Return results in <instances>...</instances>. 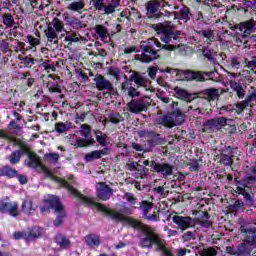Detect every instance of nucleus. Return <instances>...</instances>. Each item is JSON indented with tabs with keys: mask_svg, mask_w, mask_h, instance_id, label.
I'll list each match as a JSON object with an SVG mask.
<instances>
[{
	"mask_svg": "<svg viewBox=\"0 0 256 256\" xmlns=\"http://www.w3.org/2000/svg\"><path fill=\"white\" fill-rule=\"evenodd\" d=\"M53 181L58 183L64 189H67L68 193L79 199V201L83 203L84 207L92 210L97 209L99 213H104V215L111 217V219L117 223H127V225L132 227V229L142 231L144 237L140 239L139 246L141 249H153V245H155L159 234H157L151 226L145 225L143 222L135 218L127 217L117 211H113L111 208L105 206V204L96 202L93 198L85 196L64 178L54 176Z\"/></svg>",
	"mask_w": 256,
	"mask_h": 256,
	"instance_id": "nucleus-1",
	"label": "nucleus"
},
{
	"mask_svg": "<svg viewBox=\"0 0 256 256\" xmlns=\"http://www.w3.org/2000/svg\"><path fill=\"white\" fill-rule=\"evenodd\" d=\"M154 31L160 37V41L165 44H161L155 37L148 39L147 42H141L140 48L143 51L140 57L141 63H151V61L161 59V55H159L161 49H164V51H175L177 49V46L169 43H171L172 39L173 41H177L181 35V31L175 30L171 22L167 24H155Z\"/></svg>",
	"mask_w": 256,
	"mask_h": 256,
	"instance_id": "nucleus-2",
	"label": "nucleus"
},
{
	"mask_svg": "<svg viewBox=\"0 0 256 256\" xmlns=\"http://www.w3.org/2000/svg\"><path fill=\"white\" fill-rule=\"evenodd\" d=\"M192 215L195 217L174 215L172 221L181 231H187V229H191L195 225H199L204 229H209L213 225V221L210 220L211 215L207 211L194 210Z\"/></svg>",
	"mask_w": 256,
	"mask_h": 256,
	"instance_id": "nucleus-3",
	"label": "nucleus"
},
{
	"mask_svg": "<svg viewBox=\"0 0 256 256\" xmlns=\"http://www.w3.org/2000/svg\"><path fill=\"white\" fill-rule=\"evenodd\" d=\"M124 79L126 80L121 83V91L131 99L141 97L140 87H143L145 91H149V78L143 76L140 72L135 71L129 77L124 75Z\"/></svg>",
	"mask_w": 256,
	"mask_h": 256,
	"instance_id": "nucleus-4",
	"label": "nucleus"
},
{
	"mask_svg": "<svg viewBox=\"0 0 256 256\" xmlns=\"http://www.w3.org/2000/svg\"><path fill=\"white\" fill-rule=\"evenodd\" d=\"M43 204L44 205L40 207V213H51L52 209L56 215V219L53 220L54 227H62L67 218V211L63 203H61V198L57 195L50 194L43 199Z\"/></svg>",
	"mask_w": 256,
	"mask_h": 256,
	"instance_id": "nucleus-5",
	"label": "nucleus"
},
{
	"mask_svg": "<svg viewBox=\"0 0 256 256\" xmlns=\"http://www.w3.org/2000/svg\"><path fill=\"white\" fill-rule=\"evenodd\" d=\"M234 181L236 183L234 192H236L237 195H242V197H244L246 207H255V200H253L255 194L251 191V186L249 185H254V183H256V177L246 176L242 180H239V178L236 177L234 178Z\"/></svg>",
	"mask_w": 256,
	"mask_h": 256,
	"instance_id": "nucleus-6",
	"label": "nucleus"
},
{
	"mask_svg": "<svg viewBox=\"0 0 256 256\" xmlns=\"http://www.w3.org/2000/svg\"><path fill=\"white\" fill-rule=\"evenodd\" d=\"M240 232L245 234L244 240L238 244L236 253L238 256H249L253 253L255 247V230L240 227Z\"/></svg>",
	"mask_w": 256,
	"mask_h": 256,
	"instance_id": "nucleus-7",
	"label": "nucleus"
},
{
	"mask_svg": "<svg viewBox=\"0 0 256 256\" xmlns=\"http://www.w3.org/2000/svg\"><path fill=\"white\" fill-rule=\"evenodd\" d=\"M238 80H230V87L238 99H244L245 97V88L247 85H251L255 79L251 76L238 75Z\"/></svg>",
	"mask_w": 256,
	"mask_h": 256,
	"instance_id": "nucleus-8",
	"label": "nucleus"
},
{
	"mask_svg": "<svg viewBox=\"0 0 256 256\" xmlns=\"http://www.w3.org/2000/svg\"><path fill=\"white\" fill-rule=\"evenodd\" d=\"M153 207V202H149V200H142L141 202H139V210L141 211L142 219H144V221H150L152 223H157L161 221L159 210L154 211L152 214H149L153 210Z\"/></svg>",
	"mask_w": 256,
	"mask_h": 256,
	"instance_id": "nucleus-9",
	"label": "nucleus"
},
{
	"mask_svg": "<svg viewBox=\"0 0 256 256\" xmlns=\"http://www.w3.org/2000/svg\"><path fill=\"white\" fill-rule=\"evenodd\" d=\"M150 166L152 173L161 175L163 179L171 177L173 175V171L175 170V166L168 162H155V160H152Z\"/></svg>",
	"mask_w": 256,
	"mask_h": 256,
	"instance_id": "nucleus-10",
	"label": "nucleus"
},
{
	"mask_svg": "<svg viewBox=\"0 0 256 256\" xmlns=\"http://www.w3.org/2000/svg\"><path fill=\"white\" fill-rule=\"evenodd\" d=\"M15 145L19 147L18 150L13 151L8 157L9 163L11 165H17L21 163V157L29 153V144L22 140H16Z\"/></svg>",
	"mask_w": 256,
	"mask_h": 256,
	"instance_id": "nucleus-11",
	"label": "nucleus"
},
{
	"mask_svg": "<svg viewBox=\"0 0 256 256\" xmlns=\"http://www.w3.org/2000/svg\"><path fill=\"white\" fill-rule=\"evenodd\" d=\"M227 125V118L223 116L215 117L209 120H206L202 125V131L203 133H213L216 129V131H219V129H223Z\"/></svg>",
	"mask_w": 256,
	"mask_h": 256,
	"instance_id": "nucleus-12",
	"label": "nucleus"
},
{
	"mask_svg": "<svg viewBox=\"0 0 256 256\" xmlns=\"http://www.w3.org/2000/svg\"><path fill=\"white\" fill-rule=\"evenodd\" d=\"M0 177H7V179H18L20 185H27L29 179L23 174H19L17 169L4 165L0 168Z\"/></svg>",
	"mask_w": 256,
	"mask_h": 256,
	"instance_id": "nucleus-13",
	"label": "nucleus"
},
{
	"mask_svg": "<svg viewBox=\"0 0 256 256\" xmlns=\"http://www.w3.org/2000/svg\"><path fill=\"white\" fill-rule=\"evenodd\" d=\"M29 161L27 163V167H33L34 169H37V167H41L42 171L46 173L47 177H50V179H53V173H51L47 167L43 166V162L41 161V157L37 155V153L31 151V146L28 144V153H26Z\"/></svg>",
	"mask_w": 256,
	"mask_h": 256,
	"instance_id": "nucleus-14",
	"label": "nucleus"
},
{
	"mask_svg": "<svg viewBox=\"0 0 256 256\" xmlns=\"http://www.w3.org/2000/svg\"><path fill=\"white\" fill-rule=\"evenodd\" d=\"M236 29L240 31L241 39L247 41L249 35H253L256 31V21L253 19L246 20L237 24Z\"/></svg>",
	"mask_w": 256,
	"mask_h": 256,
	"instance_id": "nucleus-15",
	"label": "nucleus"
},
{
	"mask_svg": "<svg viewBox=\"0 0 256 256\" xmlns=\"http://www.w3.org/2000/svg\"><path fill=\"white\" fill-rule=\"evenodd\" d=\"M235 159L239 160V157L233 154V147L228 146L221 150L219 160L220 165H224L225 167H233Z\"/></svg>",
	"mask_w": 256,
	"mask_h": 256,
	"instance_id": "nucleus-16",
	"label": "nucleus"
},
{
	"mask_svg": "<svg viewBox=\"0 0 256 256\" xmlns=\"http://www.w3.org/2000/svg\"><path fill=\"white\" fill-rule=\"evenodd\" d=\"M146 15L148 19H159L161 17V1L159 0H149L145 4Z\"/></svg>",
	"mask_w": 256,
	"mask_h": 256,
	"instance_id": "nucleus-17",
	"label": "nucleus"
},
{
	"mask_svg": "<svg viewBox=\"0 0 256 256\" xmlns=\"http://www.w3.org/2000/svg\"><path fill=\"white\" fill-rule=\"evenodd\" d=\"M127 107L130 113H135L139 115V113H143L146 111L147 107H149V102L145 100V98H140L138 100L132 99L128 104Z\"/></svg>",
	"mask_w": 256,
	"mask_h": 256,
	"instance_id": "nucleus-18",
	"label": "nucleus"
},
{
	"mask_svg": "<svg viewBox=\"0 0 256 256\" xmlns=\"http://www.w3.org/2000/svg\"><path fill=\"white\" fill-rule=\"evenodd\" d=\"M61 79L59 77H53V74H49L44 80V87H46L49 93H63L61 84H59Z\"/></svg>",
	"mask_w": 256,
	"mask_h": 256,
	"instance_id": "nucleus-19",
	"label": "nucleus"
},
{
	"mask_svg": "<svg viewBox=\"0 0 256 256\" xmlns=\"http://www.w3.org/2000/svg\"><path fill=\"white\" fill-rule=\"evenodd\" d=\"M142 135L148 139L146 145L149 149H155L157 145H161V134L153 130H146L142 132Z\"/></svg>",
	"mask_w": 256,
	"mask_h": 256,
	"instance_id": "nucleus-20",
	"label": "nucleus"
},
{
	"mask_svg": "<svg viewBox=\"0 0 256 256\" xmlns=\"http://www.w3.org/2000/svg\"><path fill=\"white\" fill-rule=\"evenodd\" d=\"M113 195V188H111L107 183L100 182L99 187L96 190V196L100 201H109Z\"/></svg>",
	"mask_w": 256,
	"mask_h": 256,
	"instance_id": "nucleus-21",
	"label": "nucleus"
},
{
	"mask_svg": "<svg viewBox=\"0 0 256 256\" xmlns=\"http://www.w3.org/2000/svg\"><path fill=\"white\" fill-rule=\"evenodd\" d=\"M94 82L96 83V89H98V91H109L110 93L115 91L113 83H111V81L107 80V78L101 74H98L94 78Z\"/></svg>",
	"mask_w": 256,
	"mask_h": 256,
	"instance_id": "nucleus-22",
	"label": "nucleus"
},
{
	"mask_svg": "<svg viewBox=\"0 0 256 256\" xmlns=\"http://www.w3.org/2000/svg\"><path fill=\"white\" fill-rule=\"evenodd\" d=\"M17 207V202L12 204L10 202L0 201V213H9L11 217H17L19 215Z\"/></svg>",
	"mask_w": 256,
	"mask_h": 256,
	"instance_id": "nucleus-23",
	"label": "nucleus"
},
{
	"mask_svg": "<svg viewBox=\"0 0 256 256\" xmlns=\"http://www.w3.org/2000/svg\"><path fill=\"white\" fill-rule=\"evenodd\" d=\"M43 237V228L40 226H32L26 231V241H37Z\"/></svg>",
	"mask_w": 256,
	"mask_h": 256,
	"instance_id": "nucleus-24",
	"label": "nucleus"
},
{
	"mask_svg": "<svg viewBox=\"0 0 256 256\" xmlns=\"http://www.w3.org/2000/svg\"><path fill=\"white\" fill-rule=\"evenodd\" d=\"M215 71H217V69L215 68H214V71H210V72L188 70V75H190V78H189L190 80L203 82L205 81V75L206 77H208V79H211L213 75H215Z\"/></svg>",
	"mask_w": 256,
	"mask_h": 256,
	"instance_id": "nucleus-25",
	"label": "nucleus"
},
{
	"mask_svg": "<svg viewBox=\"0 0 256 256\" xmlns=\"http://www.w3.org/2000/svg\"><path fill=\"white\" fill-rule=\"evenodd\" d=\"M84 241L87 247H90V249H95V247H99V245H101V236L95 233H90L84 237Z\"/></svg>",
	"mask_w": 256,
	"mask_h": 256,
	"instance_id": "nucleus-26",
	"label": "nucleus"
},
{
	"mask_svg": "<svg viewBox=\"0 0 256 256\" xmlns=\"http://www.w3.org/2000/svg\"><path fill=\"white\" fill-rule=\"evenodd\" d=\"M201 51L203 57H205V59H207L212 65H219L217 62V51L207 46L202 47Z\"/></svg>",
	"mask_w": 256,
	"mask_h": 256,
	"instance_id": "nucleus-27",
	"label": "nucleus"
},
{
	"mask_svg": "<svg viewBox=\"0 0 256 256\" xmlns=\"http://www.w3.org/2000/svg\"><path fill=\"white\" fill-rule=\"evenodd\" d=\"M200 97L207 99V101H215L219 99V90L217 88H208L199 92Z\"/></svg>",
	"mask_w": 256,
	"mask_h": 256,
	"instance_id": "nucleus-28",
	"label": "nucleus"
},
{
	"mask_svg": "<svg viewBox=\"0 0 256 256\" xmlns=\"http://www.w3.org/2000/svg\"><path fill=\"white\" fill-rule=\"evenodd\" d=\"M174 93L176 99H181V101H186L187 103L193 101V96L190 93H188L187 90L179 86H176L174 88Z\"/></svg>",
	"mask_w": 256,
	"mask_h": 256,
	"instance_id": "nucleus-29",
	"label": "nucleus"
},
{
	"mask_svg": "<svg viewBox=\"0 0 256 256\" xmlns=\"http://www.w3.org/2000/svg\"><path fill=\"white\" fill-rule=\"evenodd\" d=\"M19 60H20L18 63L19 69H31V67H33L35 63H38L37 59L29 56H25V57L20 56Z\"/></svg>",
	"mask_w": 256,
	"mask_h": 256,
	"instance_id": "nucleus-30",
	"label": "nucleus"
},
{
	"mask_svg": "<svg viewBox=\"0 0 256 256\" xmlns=\"http://www.w3.org/2000/svg\"><path fill=\"white\" fill-rule=\"evenodd\" d=\"M171 116L176 126L183 125L185 123V119H187V114H185V112H183L180 108H175L172 111Z\"/></svg>",
	"mask_w": 256,
	"mask_h": 256,
	"instance_id": "nucleus-31",
	"label": "nucleus"
},
{
	"mask_svg": "<svg viewBox=\"0 0 256 256\" xmlns=\"http://www.w3.org/2000/svg\"><path fill=\"white\" fill-rule=\"evenodd\" d=\"M56 245L60 246V249H69L71 245V240L65 236V234L57 233L54 237Z\"/></svg>",
	"mask_w": 256,
	"mask_h": 256,
	"instance_id": "nucleus-32",
	"label": "nucleus"
},
{
	"mask_svg": "<svg viewBox=\"0 0 256 256\" xmlns=\"http://www.w3.org/2000/svg\"><path fill=\"white\" fill-rule=\"evenodd\" d=\"M175 17L176 19H180V21L187 23V21H191V10L189 7L183 6L178 12L175 13Z\"/></svg>",
	"mask_w": 256,
	"mask_h": 256,
	"instance_id": "nucleus-33",
	"label": "nucleus"
},
{
	"mask_svg": "<svg viewBox=\"0 0 256 256\" xmlns=\"http://www.w3.org/2000/svg\"><path fill=\"white\" fill-rule=\"evenodd\" d=\"M158 125H162L163 127H166V129H173V127H176L175 120H173L171 115H164L158 118Z\"/></svg>",
	"mask_w": 256,
	"mask_h": 256,
	"instance_id": "nucleus-34",
	"label": "nucleus"
},
{
	"mask_svg": "<svg viewBox=\"0 0 256 256\" xmlns=\"http://www.w3.org/2000/svg\"><path fill=\"white\" fill-rule=\"evenodd\" d=\"M44 33L47 37V45H52L53 41H55V39H58L59 37V35L57 34V30L53 26H51V24L48 25Z\"/></svg>",
	"mask_w": 256,
	"mask_h": 256,
	"instance_id": "nucleus-35",
	"label": "nucleus"
},
{
	"mask_svg": "<svg viewBox=\"0 0 256 256\" xmlns=\"http://www.w3.org/2000/svg\"><path fill=\"white\" fill-rule=\"evenodd\" d=\"M39 69H44L46 73H51V71L55 72L57 71V67L55 66V63L51 60H45L40 59V63L38 65Z\"/></svg>",
	"mask_w": 256,
	"mask_h": 256,
	"instance_id": "nucleus-36",
	"label": "nucleus"
},
{
	"mask_svg": "<svg viewBox=\"0 0 256 256\" xmlns=\"http://www.w3.org/2000/svg\"><path fill=\"white\" fill-rule=\"evenodd\" d=\"M94 31H95L96 35H98L100 37L101 41H105V39H107V37H109V29H107V27H105L101 24L95 25Z\"/></svg>",
	"mask_w": 256,
	"mask_h": 256,
	"instance_id": "nucleus-37",
	"label": "nucleus"
},
{
	"mask_svg": "<svg viewBox=\"0 0 256 256\" xmlns=\"http://www.w3.org/2000/svg\"><path fill=\"white\" fill-rule=\"evenodd\" d=\"M204 39V43L206 45H212L213 41H215V33H213V30L208 29V30H201L198 32Z\"/></svg>",
	"mask_w": 256,
	"mask_h": 256,
	"instance_id": "nucleus-38",
	"label": "nucleus"
},
{
	"mask_svg": "<svg viewBox=\"0 0 256 256\" xmlns=\"http://www.w3.org/2000/svg\"><path fill=\"white\" fill-rule=\"evenodd\" d=\"M68 11L79 13L85 9V0L74 1L67 6Z\"/></svg>",
	"mask_w": 256,
	"mask_h": 256,
	"instance_id": "nucleus-39",
	"label": "nucleus"
},
{
	"mask_svg": "<svg viewBox=\"0 0 256 256\" xmlns=\"http://www.w3.org/2000/svg\"><path fill=\"white\" fill-rule=\"evenodd\" d=\"M121 5V0H112L107 6H104V12L106 15H112L115 13L116 9H119Z\"/></svg>",
	"mask_w": 256,
	"mask_h": 256,
	"instance_id": "nucleus-40",
	"label": "nucleus"
},
{
	"mask_svg": "<svg viewBox=\"0 0 256 256\" xmlns=\"http://www.w3.org/2000/svg\"><path fill=\"white\" fill-rule=\"evenodd\" d=\"M91 145H95V139L94 138H80L76 139L75 147L83 148V147H91Z\"/></svg>",
	"mask_w": 256,
	"mask_h": 256,
	"instance_id": "nucleus-41",
	"label": "nucleus"
},
{
	"mask_svg": "<svg viewBox=\"0 0 256 256\" xmlns=\"http://www.w3.org/2000/svg\"><path fill=\"white\" fill-rule=\"evenodd\" d=\"M22 211L27 215H33L35 208L33 207V200H24L22 203Z\"/></svg>",
	"mask_w": 256,
	"mask_h": 256,
	"instance_id": "nucleus-42",
	"label": "nucleus"
},
{
	"mask_svg": "<svg viewBox=\"0 0 256 256\" xmlns=\"http://www.w3.org/2000/svg\"><path fill=\"white\" fill-rule=\"evenodd\" d=\"M73 126H71V122H57L55 124V131L56 133H65V131H69V129H72Z\"/></svg>",
	"mask_w": 256,
	"mask_h": 256,
	"instance_id": "nucleus-43",
	"label": "nucleus"
},
{
	"mask_svg": "<svg viewBox=\"0 0 256 256\" xmlns=\"http://www.w3.org/2000/svg\"><path fill=\"white\" fill-rule=\"evenodd\" d=\"M2 22H3V25H5V27L11 28V27H14L15 25V18L11 13H4L2 15Z\"/></svg>",
	"mask_w": 256,
	"mask_h": 256,
	"instance_id": "nucleus-44",
	"label": "nucleus"
},
{
	"mask_svg": "<svg viewBox=\"0 0 256 256\" xmlns=\"http://www.w3.org/2000/svg\"><path fill=\"white\" fill-rule=\"evenodd\" d=\"M94 135L96 136V141L101 145V147H107V134H103L101 130H95Z\"/></svg>",
	"mask_w": 256,
	"mask_h": 256,
	"instance_id": "nucleus-45",
	"label": "nucleus"
},
{
	"mask_svg": "<svg viewBox=\"0 0 256 256\" xmlns=\"http://www.w3.org/2000/svg\"><path fill=\"white\" fill-rule=\"evenodd\" d=\"M52 28L56 30V33H63V31H65V24L59 18L54 17L52 20Z\"/></svg>",
	"mask_w": 256,
	"mask_h": 256,
	"instance_id": "nucleus-46",
	"label": "nucleus"
},
{
	"mask_svg": "<svg viewBox=\"0 0 256 256\" xmlns=\"http://www.w3.org/2000/svg\"><path fill=\"white\" fill-rule=\"evenodd\" d=\"M80 135L84 139H93V136L91 135V126L88 124H82L80 127Z\"/></svg>",
	"mask_w": 256,
	"mask_h": 256,
	"instance_id": "nucleus-47",
	"label": "nucleus"
},
{
	"mask_svg": "<svg viewBox=\"0 0 256 256\" xmlns=\"http://www.w3.org/2000/svg\"><path fill=\"white\" fill-rule=\"evenodd\" d=\"M64 41L71 45V43H79V41H83V37L79 34L77 36V33L67 34L64 38Z\"/></svg>",
	"mask_w": 256,
	"mask_h": 256,
	"instance_id": "nucleus-48",
	"label": "nucleus"
},
{
	"mask_svg": "<svg viewBox=\"0 0 256 256\" xmlns=\"http://www.w3.org/2000/svg\"><path fill=\"white\" fill-rule=\"evenodd\" d=\"M108 119H109V122L112 123L113 125H117L122 121H125V119L121 114H119V112L109 114Z\"/></svg>",
	"mask_w": 256,
	"mask_h": 256,
	"instance_id": "nucleus-49",
	"label": "nucleus"
},
{
	"mask_svg": "<svg viewBox=\"0 0 256 256\" xmlns=\"http://www.w3.org/2000/svg\"><path fill=\"white\" fill-rule=\"evenodd\" d=\"M201 165H203V157H199V159L192 160V162L189 164V170L195 171L197 173L199 172Z\"/></svg>",
	"mask_w": 256,
	"mask_h": 256,
	"instance_id": "nucleus-50",
	"label": "nucleus"
},
{
	"mask_svg": "<svg viewBox=\"0 0 256 256\" xmlns=\"http://www.w3.org/2000/svg\"><path fill=\"white\" fill-rule=\"evenodd\" d=\"M242 207H245V202L241 200H236L234 204L228 205V210L231 213H237V211H239V209H242Z\"/></svg>",
	"mask_w": 256,
	"mask_h": 256,
	"instance_id": "nucleus-51",
	"label": "nucleus"
},
{
	"mask_svg": "<svg viewBox=\"0 0 256 256\" xmlns=\"http://www.w3.org/2000/svg\"><path fill=\"white\" fill-rule=\"evenodd\" d=\"M70 27H73V29H85V23L83 21L73 17L68 21Z\"/></svg>",
	"mask_w": 256,
	"mask_h": 256,
	"instance_id": "nucleus-52",
	"label": "nucleus"
},
{
	"mask_svg": "<svg viewBox=\"0 0 256 256\" xmlns=\"http://www.w3.org/2000/svg\"><path fill=\"white\" fill-rule=\"evenodd\" d=\"M13 47V45L11 43H9V40L4 39L1 40L0 42V51L5 53H11V48Z\"/></svg>",
	"mask_w": 256,
	"mask_h": 256,
	"instance_id": "nucleus-53",
	"label": "nucleus"
},
{
	"mask_svg": "<svg viewBox=\"0 0 256 256\" xmlns=\"http://www.w3.org/2000/svg\"><path fill=\"white\" fill-rule=\"evenodd\" d=\"M84 159L88 162V163H91V161H95L97 159H101V156L99 154V150H94L90 153H87L85 156H84Z\"/></svg>",
	"mask_w": 256,
	"mask_h": 256,
	"instance_id": "nucleus-54",
	"label": "nucleus"
},
{
	"mask_svg": "<svg viewBox=\"0 0 256 256\" xmlns=\"http://www.w3.org/2000/svg\"><path fill=\"white\" fill-rule=\"evenodd\" d=\"M247 67H248V69H251V71H249V70H247L246 71V74L247 75H245L246 77H251V73L253 74V73H255V71H254V69H256V56H254L253 58H252V60H250L248 63H247Z\"/></svg>",
	"mask_w": 256,
	"mask_h": 256,
	"instance_id": "nucleus-55",
	"label": "nucleus"
},
{
	"mask_svg": "<svg viewBox=\"0 0 256 256\" xmlns=\"http://www.w3.org/2000/svg\"><path fill=\"white\" fill-rule=\"evenodd\" d=\"M108 75H111L112 77L116 78L118 81L121 75V71L116 66H110L108 67Z\"/></svg>",
	"mask_w": 256,
	"mask_h": 256,
	"instance_id": "nucleus-56",
	"label": "nucleus"
},
{
	"mask_svg": "<svg viewBox=\"0 0 256 256\" xmlns=\"http://www.w3.org/2000/svg\"><path fill=\"white\" fill-rule=\"evenodd\" d=\"M93 3V7L96 11H103L105 8V0H91Z\"/></svg>",
	"mask_w": 256,
	"mask_h": 256,
	"instance_id": "nucleus-57",
	"label": "nucleus"
},
{
	"mask_svg": "<svg viewBox=\"0 0 256 256\" xmlns=\"http://www.w3.org/2000/svg\"><path fill=\"white\" fill-rule=\"evenodd\" d=\"M200 255L201 256H217V250H215V248L213 247L206 248L202 250Z\"/></svg>",
	"mask_w": 256,
	"mask_h": 256,
	"instance_id": "nucleus-58",
	"label": "nucleus"
},
{
	"mask_svg": "<svg viewBox=\"0 0 256 256\" xmlns=\"http://www.w3.org/2000/svg\"><path fill=\"white\" fill-rule=\"evenodd\" d=\"M249 103H251V100H249V97L246 96V99L241 103H238L236 107L238 111H244L247 107H249Z\"/></svg>",
	"mask_w": 256,
	"mask_h": 256,
	"instance_id": "nucleus-59",
	"label": "nucleus"
},
{
	"mask_svg": "<svg viewBox=\"0 0 256 256\" xmlns=\"http://www.w3.org/2000/svg\"><path fill=\"white\" fill-rule=\"evenodd\" d=\"M154 245H156V250L161 252L167 247L165 246V240L161 239L159 236L158 239H156Z\"/></svg>",
	"mask_w": 256,
	"mask_h": 256,
	"instance_id": "nucleus-60",
	"label": "nucleus"
},
{
	"mask_svg": "<svg viewBox=\"0 0 256 256\" xmlns=\"http://www.w3.org/2000/svg\"><path fill=\"white\" fill-rule=\"evenodd\" d=\"M28 43L31 45V47H37V45L41 44V40L38 38H35V36L28 35L27 36Z\"/></svg>",
	"mask_w": 256,
	"mask_h": 256,
	"instance_id": "nucleus-61",
	"label": "nucleus"
},
{
	"mask_svg": "<svg viewBox=\"0 0 256 256\" xmlns=\"http://www.w3.org/2000/svg\"><path fill=\"white\" fill-rule=\"evenodd\" d=\"M124 197L128 203H131L132 205H135V201H137V198L133 195L131 192H126L124 194Z\"/></svg>",
	"mask_w": 256,
	"mask_h": 256,
	"instance_id": "nucleus-62",
	"label": "nucleus"
},
{
	"mask_svg": "<svg viewBox=\"0 0 256 256\" xmlns=\"http://www.w3.org/2000/svg\"><path fill=\"white\" fill-rule=\"evenodd\" d=\"M45 159H51L53 163H57L59 161V154L58 153H47L44 155Z\"/></svg>",
	"mask_w": 256,
	"mask_h": 256,
	"instance_id": "nucleus-63",
	"label": "nucleus"
},
{
	"mask_svg": "<svg viewBox=\"0 0 256 256\" xmlns=\"http://www.w3.org/2000/svg\"><path fill=\"white\" fill-rule=\"evenodd\" d=\"M148 75L150 79L155 80L157 78V67L151 66L148 68Z\"/></svg>",
	"mask_w": 256,
	"mask_h": 256,
	"instance_id": "nucleus-64",
	"label": "nucleus"
}]
</instances>
